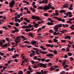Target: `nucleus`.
<instances>
[{"instance_id":"nucleus-37","label":"nucleus","mask_w":74,"mask_h":74,"mask_svg":"<svg viewBox=\"0 0 74 74\" xmlns=\"http://www.w3.org/2000/svg\"><path fill=\"white\" fill-rule=\"evenodd\" d=\"M41 61H42V62H44V61H45V59L42 58L41 59Z\"/></svg>"},{"instance_id":"nucleus-30","label":"nucleus","mask_w":74,"mask_h":74,"mask_svg":"<svg viewBox=\"0 0 74 74\" xmlns=\"http://www.w3.org/2000/svg\"><path fill=\"white\" fill-rule=\"evenodd\" d=\"M29 36H30L32 37H33V34H32V33H29Z\"/></svg>"},{"instance_id":"nucleus-29","label":"nucleus","mask_w":74,"mask_h":74,"mask_svg":"<svg viewBox=\"0 0 74 74\" xmlns=\"http://www.w3.org/2000/svg\"><path fill=\"white\" fill-rule=\"evenodd\" d=\"M20 47L22 48H25V47H27V46H26V45H20Z\"/></svg>"},{"instance_id":"nucleus-1","label":"nucleus","mask_w":74,"mask_h":74,"mask_svg":"<svg viewBox=\"0 0 74 74\" xmlns=\"http://www.w3.org/2000/svg\"><path fill=\"white\" fill-rule=\"evenodd\" d=\"M51 7H52V5H50L49 6L45 5L44 7L40 6L38 8V10H44L45 11V10H49V9H50Z\"/></svg>"},{"instance_id":"nucleus-34","label":"nucleus","mask_w":74,"mask_h":74,"mask_svg":"<svg viewBox=\"0 0 74 74\" xmlns=\"http://www.w3.org/2000/svg\"><path fill=\"white\" fill-rule=\"evenodd\" d=\"M46 47H50L51 44H47L46 45Z\"/></svg>"},{"instance_id":"nucleus-16","label":"nucleus","mask_w":74,"mask_h":74,"mask_svg":"<svg viewBox=\"0 0 74 74\" xmlns=\"http://www.w3.org/2000/svg\"><path fill=\"white\" fill-rule=\"evenodd\" d=\"M53 67V66H52L51 67L49 68V70L50 71H52V70H55V68H53L52 67Z\"/></svg>"},{"instance_id":"nucleus-57","label":"nucleus","mask_w":74,"mask_h":74,"mask_svg":"<svg viewBox=\"0 0 74 74\" xmlns=\"http://www.w3.org/2000/svg\"><path fill=\"white\" fill-rule=\"evenodd\" d=\"M42 3H45V0H43L42 1Z\"/></svg>"},{"instance_id":"nucleus-43","label":"nucleus","mask_w":74,"mask_h":74,"mask_svg":"<svg viewBox=\"0 0 74 74\" xmlns=\"http://www.w3.org/2000/svg\"><path fill=\"white\" fill-rule=\"evenodd\" d=\"M9 24H10V25H14V23L12 22L9 23Z\"/></svg>"},{"instance_id":"nucleus-33","label":"nucleus","mask_w":74,"mask_h":74,"mask_svg":"<svg viewBox=\"0 0 74 74\" xmlns=\"http://www.w3.org/2000/svg\"><path fill=\"white\" fill-rule=\"evenodd\" d=\"M66 62L65 61H64L62 63V66H65V64H66Z\"/></svg>"},{"instance_id":"nucleus-62","label":"nucleus","mask_w":74,"mask_h":74,"mask_svg":"<svg viewBox=\"0 0 74 74\" xmlns=\"http://www.w3.org/2000/svg\"><path fill=\"white\" fill-rule=\"evenodd\" d=\"M50 60L49 59H47V60L45 62H49V61Z\"/></svg>"},{"instance_id":"nucleus-53","label":"nucleus","mask_w":74,"mask_h":74,"mask_svg":"<svg viewBox=\"0 0 74 74\" xmlns=\"http://www.w3.org/2000/svg\"><path fill=\"white\" fill-rule=\"evenodd\" d=\"M8 50L9 51H11V49L10 47H8Z\"/></svg>"},{"instance_id":"nucleus-27","label":"nucleus","mask_w":74,"mask_h":74,"mask_svg":"<svg viewBox=\"0 0 74 74\" xmlns=\"http://www.w3.org/2000/svg\"><path fill=\"white\" fill-rule=\"evenodd\" d=\"M48 20H49V21H50V22H54V21H53V20H52V19H51V18H49L48 19Z\"/></svg>"},{"instance_id":"nucleus-51","label":"nucleus","mask_w":74,"mask_h":74,"mask_svg":"<svg viewBox=\"0 0 74 74\" xmlns=\"http://www.w3.org/2000/svg\"><path fill=\"white\" fill-rule=\"evenodd\" d=\"M25 28H26L25 25H23L22 27V29H25Z\"/></svg>"},{"instance_id":"nucleus-63","label":"nucleus","mask_w":74,"mask_h":74,"mask_svg":"<svg viewBox=\"0 0 74 74\" xmlns=\"http://www.w3.org/2000/svg\"><path fill=\"white\" fill-rule=\"evenodd\" d=\"M27 73H28V74H30V72L29 71H27Z\"/></svg>"},{"instance_id":"nucleus-8","label":"nucleus","mask_w":74,"mask_h":74,"mask_svg":"<svg viewBox=\"0 0 74 74\" xmlns=\"http://www.w3.org/2000/svg\"><path fill=\"white\" fill-rule=\"evenodd\" d=\"M64 14H65V15H66L67 16H68L69 15V18H71V17H72V15H71V13L70 12H68L67 13H64Z\"/></svg>"},{"instance_id":"nucleus-21","label":"nucleus","mask_w":74,"mask_h":74,"mask_svg":"<svg viewBox=\"0 0 74 74\" xmlns=\"http://www.w3.org/2000/svg\"><path fill=\"white\" fill-rule=\"evenodd\" d=\"M18 31H19V30H18V29H16L15 30H12V33H15L16 32H18Z\"/></svg>"},{"instance_id":"nucleus-4","label":"nucleus","mask_w":74,"mask_h":74,"mask_svg":"<svg viewBox=\"0 0 74 74\" xmlns=\"http://www.w3.org/2000/svg\"><path fill=\"white\" fill-rule=\"evenodd\" d=\"M46 64H44L42 63H39L37 65V66L38 67H43L44 68H46L47 67V66H46Z\"/></svg>"},{"instance_id":"nucleus-31","label":"nucleus","mask_w":74,"mask_h":74,"mask_svg":"<svg viewBox=\"0 0 74 74\" xmlns=\"http://www.w3.org/2000/svg\"><path fill=\"white\" fill-rule=\"evenodd\" d=\"M66 51L67 52H69L70 51V49H69V47H67Z\"/></svg>"},{"instance_id":"nucleus-13","label":"nucleus","mask_w":74,"mask_h":74,"mask_svg":"<svg viewBox=\"0 0 74 74\" xmlns=\"http://www.w3.org/2000/svg\"><path fill=\"white\" fill-rule=\"evenodd\" d=\"M63 7L64 8H68L69 7L68 6V5L67 3H65L64 5H63Z\"/></svg>"},{"instance_id":"nucleus-9","label":"nucleus","mask_w":74,"mask_h":74,"mask_svg":"<svg viewBox=\"0 0 74 74\" xmlns=\"http://www.w3.org/2000/svg\"><path fill=\"white\" fill-rule=\"evenodd\" d=\"M46 56L48 57H50L51 59H52V56H53V55L52 53H50L49 54H47Z\"/></svg>"},{"instance_id":"nucleus-18","label":"nucleus","mask_w":74,"mask_h":74,"mask_svg":"<svg viewBox=\"0 0 74 74\" xmlns=\"http://www.w3.org/2000/svg\"><path fill=\"white\" fill-rule=\"evenodd\" d=\"M36 55L35 53H31L30 54V57H33V56H34Z\"/></svg>"},{"instance_id":"nucleus-38","label":"nucleus","mask_w":74,"mask_h":74,"mask_svg":"<svg viewBox=\"0 0 74 74\" xmlns=\"http://www.w3.org/2000/svg\"><path fill=\"white\" fill-rule=\"evenodd\" d=\"M68 67L67 65H66L65 66H64L63 68L64 69H66V67Z\"/></svg>"},{"instance_id":"nucleus-5","label":"nucleus","mask_w":74,"mask_h":74,"mask_svg":"<svg viewBox=\"0 0 74 74\" xmlns=\"http://www.w3.org/2000/svg\"><path fill=\"white\" fill-rule=\"evenodd\" d=\"M15 2L14 0H12L9 3V6L10 8H12L14 7V5L15 4Z\"/></svg>"},{"instance_id":"nucleus-47","label":"nucleus","mask_w":74,"mask_h":74,"mask_svg":"<svg viewBox=\"0 0 74 74\" xmlns=\"http://www.w3.org/2000/svg\"><path fill=\"white\" fill-rule=\"evenodd\" d=\"M24 10H27V11L28 10V8L26 7L24 8Z\"/></svg>"},{"instance_id":"nucleus-6","label":"nucleus","mask_w":74,"mask_h":74,"mask_svg":"<svg viewBox=\"0 0 74 74\" xmlns=\"http://www.w3.org/2000/svg\"><path fill=\"white\" fill-rule=\"evenodd\" d=\"M3 43L2 42V40H0V45L1 47H7V44L6 43L4 45H3Z\"/></svg>"},{"instance_id":"nucleus-7","label":"nucleus","mask_w":74,"mask_h":74,"mask_svg":"<svg viewBox=\"0 0 74 74\" xmlns=\"http://www.w3.org/2000/svg\"><path fill=\"white\" fill-rule=\"evenodd\" d=\"M32 19H37V20H40V18L39 17L35 16H32Z\"/></svg>"},{"instance_id":"nucleus-14","label":"nucleus","mask_w":74,"mask_h":74,"mask_svg":"<svg viewBox=\"0 0 74 74\" xmlns=\"http://www.w3.org/2000/svg\"><path fill=\"white\" fill-rule=\"evenodd\" d=\"M65 38V39H67L68 38V39H69L70 40H71V37L70 36H66Z\"/></svg>"},{"instance_id":"nucleus-24","label":"nucleus","mask_w":74,"mask_h":74,"mask_svg":"<svg viewBox=\"0 0 74 74\" xmlns=\"http://www.w3.org/2000/svg\"><path fill=\"white\" fill-rule=\"evenodd\" d=\"M23 1V3H25L27 4H29V2H27L25 1Z\"/></svg>"},{"instance_id":"nucleus-2","label":"nucleus","mask_w":74,"mask_h":74,"mask_svg":"<svg viewBox=\"0 0 74 74\" xmlns=\"http://www.w3.org/2000/svg\"><path fill=\"white\" fill-rule=\"evenodd\" d=\"M62 26V24H58L55 25L54 27V29L55 32L58 31V27H61Z\"/></svg>"},{"instance_id":"nucleus-12","label":"nucleus","mask_w":74,"mask_h":74,"mask_svg":"<svg viewBox=\"0 0 74 74\" xmlns=\"http://www.w3.org/2000/svg\"><path fill=\"white\" fill-rule=\"evenodd\" d=\"M16 56L17 57L19 56V55L18 54H14L13 56H12V57L13 58H16Z\"/></svg>"},{"instance_id":"nucleus-40","label":"nucleus","mask_w":74,"mask_h":74,"mask_svg":"<svg viewBox=\"0 0 74 74\" xmlns=\"http://www.w3.org/2000/svg\"><path fill=\"white\" fill-rule=\"evenodd\" d=\"M20 73H19L18 74H23V71H19Z\"/></svg>"},{"instance_id":"nucleus-48","label":"nucleus","mask_w":74,"mask_h":74,"mask_svg":"<svg viewBox=\"0 0 74 74\" xmlns=\"http://www.w3.org/2000/svg\"><path fill=\"white\" fill-rule=\"evenodd\" d=\"M21 37L22 38H23V39H25V36H21Z\"/></svg>"},{"instance_id":"nucleus-56","label":"nucleus","mask_w":74,"mask_h":74,"mask_svg":"<svg viewBox=\"0 0 74 74\" xmlns=\"http://www.w3.org/2000/svg\"><path fill=\"white\" fill-rule=\"evenodd\" d=\"M61 21L63 22H65V20L64 19H61Z\"/></svg>"},{"instance_id":"nucleus-54","label":"nucleus","mask_w":74,"mask_h":74,"mask_svg":"<svg viewBox=\"0 0 74 74\" xmlns=\"http://www.w3.org/2000/svg\"><path fill=\"white\" fill-rule=\"evenodd\" d=\"M28 59L27 58H25V62H29V61L28 60Z\"/></svg>"},{"instance_id":"nucleus-50","label":"nucleus","mask_w":74,"mask_h":74,"mask_svg":"<svg viewBox=\"0 0 74 74\" xmlns=\"http://www.w3.org/2000/svg\"><path fill=\"white\" fill-rule=\"evenodd\" d=\"M44 15L45 16H48V14L46 13H45L44 14Z\"/></svg>"},{"instance_id":"nucleus-46","label":"nucleus","mask_w":74,"mask_h":74,"mask_svg":"<svg viewBox=\"0 0 74 74\" xmlns=\"http://www.w3.org/2000/svg\"><path fill=\"white\" fill-rule=\"evenodd\" d=\"M48 66H52V63L49 62L48 64Z\"/></svg>"},{"instance_id":"nucleus-32","label":"nucleus","mask_w":74,"mask_h":74,"mask_svg":"<svg viewBox=\"0 0 74 74\" xmlns=\"http://www.w3.org/2000/svg\"><path fill=\"white\" fill-rule=\"evenodd\" d=\"M53 41L54 42H58V40L56 39H54L53 40Z\"/></svg>"},{"instance_id":"nucleus-3","label":"nucleus","mask_w":74,"mask_h":74,"mask_svg":"<svg viewBox=\"0 0 74 74\" xmlns=\"http://www.w3.org/2000/svg\"><path fill=\"white\" fill-rule=\"evenodd\" d=\"M21 40V36H17L15 40V42L16 43V45H18V42H20V40Z\"/></svg>"},{"instance_id":"nucleus-44","label":"nucleus","mask_w":74,"mask_h":74,"mask_svg":"<svg viewBox=\"0 0 74 74\" xmlns=\"http://www.w3.org/2000/svg\"><path fill=\"white\" fill-rule=\"evenodd\" d=\"M53 34L54 35V36H55L56 35H57V33L55 31L53 33Z\"/></svg>"},{"instance_id":"nucleus-61","label":"nucleus","mask_w":74,"mask_h":74,"mask_svg":"<svg viewBox=\"0 0 74 74\" xmlns=\"http://www.w3.org/2000/svg\"><path fill=\"white\" fill-rule=\"evenodd\" d=\"M61 42H66V40H61Z\"/></svg>"},{"instance_id":"nucleus-59","label":"nucleus","mask_w":74,"mask_h":74,"mask_svg":"<svg viewBox=\"0 0 74 74\" xmlns=\"http://www.w3.org/2000/svg\"><path fill=\"white\" fill-rule=\"evenodd\" d=\"M41 28H39L38 29V30L37 31V32H39V31H41Z\"/></svg>"},{"instance_id":"nucleus-45","label":"nucleus","mask_w":74,"mask_h":74,"mask_svg":"<svg viewBox=\"0 0 74 74\" xmlns=\"http://www.w3.org/2000/svg\"><path fill=\"white\" fill-rule=\"evenodd\" d=\"M25 45L27 47L29 48H31V47H32V46H27L26 45Z\"/></svg>"},{"instance_id":"nucleus-23","label":"nucleus","mask_w":74,"mask_h":74,"mask_svg":"<svg viewBox=\"0 0 74 74\" xmlns=\"http://www.w3.org/2000/svg\"><path fill=\"white\" fill-rule=\"evenodd\" d=\"M60 13H65V11L64 10H62L61 11H60Z\"/></svg>"},{"instance_id":"nucleus-11","label":"nucleus","mask_w":74,"mask_h":74,"mask_svg":"<svg viewBox=\"0 0 74 74\" xmlns=\"http://www.w3.org/2000/svg\"><path fill=\"white\" fill-rule=\"evenodd\" d=\"M53 18H55V19H58V21H62V19H61V18H59L57 17L54 16L53 17Z\"/></svg>"},{"instance_id":"nucleus-15","label":"nucleus","mask_w":74,"mask_h":74,"mask_svg":"<svg viewBox=\"0 0 74 74\" xmlns=\"http://www.w3.org/2000/svg\"><path fill=\"white\" fill-rule=\"evenodd\" d=\"M41 73L40 72H37L36 73L37 74H41V73H42V74H44V72L43 71V70H41Z\"/></svg>"},{"instance_id":"nucleus-41","label":"nucleus","mask_w":74,"mask_h":74,"mask_svg":"<svg viewBox=\"0 0 74 74\" xmlns=\"http://www.w3.org/2000/svg\"><path fill=\"white\" fill-rule=\"evenodd\" d=\"M15 26H19V24H18V23H15Z\"/></svg>"},{"instance_id":"nucleus-52","label":"nucleus","mask_w":74,"mask_h":74,"mask_svg":"<svg viewBox=\"0 0 74 74\" xmlns=\"http://www.w3.org/2000/svg\"><path fill=\"white\" fill-rule=\"evenodd\" d=\"M37 56H35L33 58L34 59H35V60H37Z\"/></svg>"},{"instance_id":"nucleus-26","label":"nucleus","mask_w":74,"mask_h":74,"mask_svg":"<svg viewBox=\"0 0 74 74\" xmlns=\"http://www.w3.org/2000/svg\"><path fill=\"white\" fill-rule=\"evenodd\" d=\"M31 43L32 44H36V41H32Z\"/></svg>"},{"instance_id":"nucleus-10","label":"nucleus","mask_w":74,"mask_h":74,"mask_svg":"<svg viewBox=\"0 0 74 74\" xmlns=\"http://www.w3.org/2000/svg\"><path fill=\"white\" fill-rule=\"evenodd\" d=\"M39 52L42 54H47V52L46 51H42L41 50H40L39 51Z\"/></svg>"},{"instance_id":"nucleus-19","label":"nucleus","mask_w":74,"mask_h":74,"mask_svg":"<svg viewBox=\"0 0 74 74\" xmlns=\"http://www.w3.org/2000/svg\"><path fill=\"white\" fill-rule=\"evenodd\" d=\"M61 33H66L67 32V30H65L64 29H63L62 30V31H61Z\"/></svg>"},{"instance_id":"nucleus-39","label":"nucleus","mask_w":74,"mask_h":74,"mask_svg":"<svg viewBox=\"0 0 74 74\" xmlns=\"http://www.w3.org/2000/svg\"><path fill=\"white\" fill-rule=\"evenodd\" d=\"M65 55V56H64V58H68V56H67V55Z\"/></svg>"},{"instance_id":"nucleus-22","label":"nucleus","mask_w":74,"mask_h":74,"mask_svg":"<svg viewBox=\"0 0 74 74\" xmlns=\"http://www.w3.org/2000/svg\"><path fill=\"white\" fill-rule=\"evenodd\" d=\"M38 24L37 23L35 24L34 25V27H36V28H37V27H38Z\"/></svg>"},{"instance_id":"nucleus-55","label":"nucleus","mask_w":74,"mask_h":74,"mask_svg":"<svg viewBox=\"0 0 74 74\" xmlns=\"http://www.w3.org/2000/svg\"><path fill=\"white\" fill-rule=\"evenodd\" d=\"M17 17L18 18H20V15L19 14H17Z\"/></svg>"},{"instance_id":"nucleus-60","label":"nucleus","mask_w":74,"mask_h":74,"mask_svg":"<svg viewBox=\"0 0 74 74\" xmlns=\"http://www.w3.org/2000/svg\"><path fill=\"white\" fill-rule=\"evenodd\" d=\"M28 26L29 27H32V25L31 24H29Z\"/></svg>"},{"instance_id":"nucleus-42","label":"nucleus","mask_w":74,"mask_h":74,"mask_svg":"<svg viewBox=\"0 0 74 74\" xmlns=\"http://www.w3.org/2000/svg\"><path fill=\"white\" fill-rule=\"evenodd\" d=\"M67 23H69V24H72V23L71 21H67Z\"/></svg>"},{"instance_id":"nucleus-28","label":"nucleus","mask_w":74,"mask_h":74,"mask_svg":"<svg viewBox=\"0 0 74 74\" xmlns=\"http://www.w3.org/2000/svg\"><path fill=\"white\" fill-rule=\"evenodd\" d=\"M48 73H49V71H44V74H48Z\"/></svg>"},{"instance_id":"nucleus-64","label":"nucleus","mask_w":74,"mask_h":74,"mask_svg":"<svg viewBox=\"0 0 74 74\" xmlns=\"http://www.w3.org/2000/svg\"><path fill=\"white\" fill-rule=\"evenodd\" d=\"M45 4H47V3H48V0H45Z\"/></svg>"},{"instance_id":"nucleus-25","label":"nucleus","mask_w":74,"mask_h":74,"mask_svg":"<svg viewBox=\"0 0 74 74\" xmlns=\"http://www.w3.org/2000/svg\"><path fill=\"white\" fill-rule=\"evenodd\" d=\"M25 30L26 31V32H30V31H31V29H25Z\"/></svg>"},{"instance_id":"nucleus-36","label":"nucleus","mask_w":74,"mask_h":74,"mask_svg":"<svg viewBox=\"0 0 74 74\" xmlns=\"http://www.w3.org/2000/svg\"><path fill=\"white\" fill-rule=\"evenodd\" d=\"M68 55L69 56H70L72 55V54L71 53H68Z\"/></svg>"},{"instance_id":"nucleus-58","label":"nucleus","mask_w":74,"mask_h":74,"mask_svg":"<svg viewBox=\"0 0 74 74\" xmlns=\"http://www.w3.org/2000/svg\"><path fill=\"white\" fill-rule=\"evenodd\" d=\"M70 60L71 61H73V58H70Z\"/></svg>"},{"instance_id":"nucleus-17","label":"nucleus","mask_w":74,"mask_h":74,"mask_svg":"<svg viewBox=\"0 0 74 74\" xmlns=\"http://www.w3.org/2000/svg\"><path fill=\"white\" fill-rule=\"evenodd\" d=\"M47 25H53V23L49 22L47 23Z\"/></svg>"},{"instance_id":"nucleus-35","label":"nucleus","mask_w":74,"mask_h":74,"mask_svg":"<svg viewBox=\"0 0 74 74\" xmlns=\"http://www.w3.org/2000/svg\"><path fill=\"white\" fill-rule=\"evenodd\" d=\"M53 53H55L56 55V54H57V53H58V52H57V51H56V50L54 51Z\"/></svg>"},{"instance_id":"nucleus-49","label":"nucleus","mask_w":74,"mask_h":74,"mask_svg":"<svg viewBox=\"0 0 74 74\" xmlns=\"http://www.w3.org/2000/svg\"><path fill=\"white\" fill-rule=\"evenodd\" d=\"M69 10H73V8H68Z\"/></svg>"},{"instance_id":"nucleus-20","label":"nucleus","mask_w":74,"mask_h":74,"mask_svg":"<svg viewBox=\"0 0 74 74\" xmlns=\"http://www.w3.org/2000/svg\"><path fill=\"white\" fill-rule=\"evenodd\" d=\"M15 21L16 22H18V19H18V17L17 16H15Z\"/></svg>"}]
</instances>
